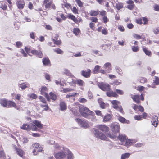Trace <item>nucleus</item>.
Instances as JSON below:
<instances>
[{"label":"nucleus","instance_id":"obj_1","mask_svg":"<svg viewBox=\"0 0 159 159\" xmlns=\"http://www.w3.org/2000/svg\"><path fill=\"white\" fill-rule=\"evenodd\" d=\"M111 129L113 132L111 134L110 133H107V136L111 138L114 139L117 138L118 139H119V127L118 123H114L112 124L111 126Z\"/></svg>","mask_w":159,"mask_h":159},{"label":"nucleus","instance_id":"obj_2","mask_svg":"<svg viewBox=\"0 0 159 159\" xmlns=\"http://www.w3.org/2000/svg\"><path fill=\"white\" fill-rule=\"evenodd\" d=\"M80 110L81 115L83 117L88 119H90V115H93L94 114L93 112L84 106L81 107Z\"/></svg>","mask_w":159,"mask_h":159},{"label":"nucleus","instance_id":"obj_3","mask_svg":"<svg viewBox=\"0 0 159 159\" xmlns=\"http://www.w3.org/2000/svg\"><path fill=\"white\" fill-rule=\"evenodd\" d=\"M92 131L94 136L97 138L102 140H105L106 139L107 137L105 134L102 132L99 131L98 129L93 128L92 129Z\"/></svg>","mask_w":159,"mask_h":159},{"label":"nucleus","instance_id":"obj_4","mask_svg":"<svg viewBox=\"0 0 159 159\" xmlns=\"http://www.w3.org/2000/svg\"><path fill=\"white\" fill-rule=\"evenodd\" d=\"M32 153L34 155H36L38 153L41 152L43 150V148L39 144L37 143H34L32 145Z\"/></svg>","mask_w":159,"mask_h":159},{"label":"nucleus","instance_id":"obj_5","mask_svg":"<svg viewBox=\"0 0 159 159\" xmlns=\"http://www.w3.org/2000/svg\"><path fill=\"white\" fill-rule=\"evenodd\" d=\"M43 5L46 9L50 10L52 8L53 10L56 9V7L53 2L52 0H44Z\"/></svg>","mask_w":159,"mask_h":159},{"label":"nucleus","instance_id":"obj_6","mask_svg":"<svg viewBox=\"0 0 159 159\" xmlns=\"http://www.w3.org/2000/svg\"><path fill=\"white\" fill-rule=\"evenodd\" d=\"M97 85L103 91H108L110 90V86L108 84L103 82H98Z\"/></svg>","mask_w":159,"mask_h":159},{"label":"nucleus","instance_id":"obj_7","mask_svg":"<svg viewBox=\"0 0 159 159\" xmlns=\"http://www.w3.org/2000/svg\"><path fill=\"white\" fill-rule=\"evenodd\" d=\"M75 120L78 124L80 125L82 127L87 128L89 127L88 123L85 120H82L79 118H76Z\"/></svg>","mask_w":159,"mask_h":159},{"label":"nucleus","instance_id":"obj_8","mask_svg":"<svg viewBox=\"0 0 159 159\" xmlns=\"http://www.w3.org/2000/svg\"><path fill=\"white\" fill-rule=\"evenodd\" d=\"M13 148L14 149H15V151H16L17 154L19 155L21 157L24 158V152L20 148H19L17 147L15 145H14L13 146Z\"/></svg>","mask_w":159,"mask_h":159},{"label":"nucleus","instance_id":"obj_9","mask_svg":"<svg viewBox=\"0 0 159 159\" xmlns=\"http://www.w3.org/2000/svg\"><path fill=\"white\" fill-rule=\"evenodd\" d=\"M96 127L99 129L104 133L108 132L109 130L108 127L104 125H97Z\"/></svg>","mask_w":159,"mask_h":159},{"label":"nucleus","instance_id":"obj_10","mask_svg":"<svg viewBox=\"0 0 159 159\" xmlns=\"http://www.w3.org/2000/svg\"><path fill=\"white\" fill-rule=\"evenodd\" d=\"M55 157L56 159H64L66 157L65 153L63 152H60L56 153L55 155Z\"/></svg>","mask_w":159,"mask_h":159},{"label":"nucleus","instance_id":"obj_11","mask_svg":"<svg viewBox=\"0 0 159 159\" xmlns=\"http://www.w3.org/2000/svg\"><path fill=\"white\" fill-rule=\"evenodd\" d=\"M16 4L18 9L22 10L24 8L25 3L23 0H18Z\"/></svg>","mask_w":159,"mask_h":159},{"label":"nucleus","instance_id":"obj_12","mask_svg":"<svg viewBox=\"0 0 159 159\" xmlns=\"http://www.w3.org/2000/svg\"><path fill=\"white\" fill-rule=\"evenodd\" d=\"M91 74V71L89 69H88L86 70H82L81 72V75L86 78L89 77Z\"/></svg>","mask_w":159,"mask_h":159},{"label":"nucleus","instance_id":"obj_13","mask_svg":"<svg viewBox=\"0 0 159 159\" xmlns=\"http://www.w3.org/2000/svg\"><path fill=\"white\" fill-rule=\"evenodd\" d=\"M31 53L40 58H42L43 56V54L42 52L40 50H32L31 51Z\"/></svg>","mask_w":159,"mask_h":159},{"label":"nucleus","instance_id":"obj_14","mask_svg":"<svg viewBox=\"0 0 159 159\" xmlns=\"http://www.w3.org/2000/svg\"><path fill=\"white\" fill-rule=\"evenodd\" d=\"M29 84L27 82L21 83L20 81L19 82L18 84V86L21 88L22 90H24L26 88L29 87Z\"/></svg>","mask_w":159,"mask_h":159},{"label":"nucleus","instance_id":"obj_15","mask_svg":"<svg viewBox=\"0 0 159 159\" xmlns=\"http://www.w3.org/2000/svg\"><path fill=\"white\" fill-rule=\"evenodd\" d=\"M47 90V88L46 87H42L41 90V94L45 96L47 99L48 101L50 100V98H49V96L46 93V91Z\"/></svg>","mask_w":159,"mask_h":159},{"label":"nucleus","instance_id":"obj_16","mask_svg":"<svg viewBox=\"0 0 159 159\" xmlns=\"http://www.w3.org/2000/svg\"><path fill=\"white\" fill-rule=\"evenodd\" d=\"M151 122L152 123V125L155 127H156L157 126L158 121V117L157 116H153Z\"/></svg>","mask_w":159,"mask_h":159},{"label":"nucleus","instance_id":"obj_17","mask_svg":"<svg viewBox=\"0 0 159 159\" xmlns=\"http://www.w3.org/2000/svg\"><path fill=\"white\" fill-rule=\"evenodd\" d=\"M126 139V136L125 135L120 134V144L125 145Z\"/></svg>","mask_w":159,"mask_h":159},{"label":"nucleus","instance_id":"obj_18","mask_svg":"<svg viewBox=\"0 0 159 159\" xmlns=\"http://www.w3.org/2000/svg\"><path fill=\"white\" fill-rule=\"evenodd\" d=\"M60 110L62 111H65L67 109L66 103L64 101H61L60 103Z\"/></svg>","mask_w":159,"mask_h":159},{"label":"nucleus","instance_id":"obj_19","mask_svg":"<svg viewBox=\"0 0 159 159\" xmlns=\"http://www.w3.org/2000/svg\"><path fill=\"white\" fill-rule=\"evenodd\" d=\"M62 73L63 75H66L71 78L74 77V76L71 73L70 71L67 69H64Z\"/></svg>","mask_w":159,"mask_h":159},{"label":"nucleus","instance_id":"obj_20","mask_svg":"<svg viewBox=\"0 0 159 159\" xmlns=\"http://www.w3.org/2000/svg\"><path fill=\"white\" fill-rule=\"evenodd\" d=\"M103 67L107 70V72H109L111 70V65L109 62L106 63L104 65Z\"/></svg>","mask_w":159,"mask_h":159},{"label":"nucleus","instance_id":"obj_21","mask_svg":"<svg viewBox=\"0 0 159 159\" xmlns=\"http://www.w3.org/2000/svg\"><path fill=\"white\" fill-rule=\"evenodd\" d=\"M42 62L44 66H45L50 65V62L49 59L48 57L44 58L43 59Z\"/></svg>","mask_w":159,"mask_h":159},{"label":"nucleus","instance_id":"obj_22","mask_svg":"<svg viewBox=\"0 0 159 159\" xmlns=\"http://www.w3.org/2000/svg\"><path fill=\"white\" fill-rule=\"evenodd\" d=\"M33 123L39 129H42L43 127V125L41 123V122L38 120H34L33 121Z\"/></svg>","mask_w":159,"mask_h":159},{"label":"nucleus","instance_id":"obj_23","mask_svg":"<svg viewBox=\"0 0 159 159\" xmlns=\"http://www.w3.org/2000/svg\"><path fill=\"white\" fill-rule=\"evenodd\" d=\"M68 18L70 19L76 24H78L79 23L78 20L72 14H69L68 15Z\"/></svg>","mask_w":159,"mask_h":159},{"label":"nucleus","instance_id":"obj_24","mask_svg":"<svg viewBox=\"0 0 159 159\" xmlns=\"http://www.w3.org/2000/svg\"><path fill=\"white\" fill-rule=\"evenodd\" d=\"M7 108L14 107L16 108V104L15 102L12 101H8L7 103Z\"/></svg>","mask_w":159,"mask_h":159},{"label":"nucleus","instance_id":"obj_25","mask_svg":"<svg viewBox=\"0 0 159 159\" xmlns=\"http://www.w3.org/2000/svg\"><path fill=\"white\" fill-rule=\"evenodd\" d=\"M8 101H7L5 98H2L0 99V104L4 107H7Z\"/></svg>","mask_w":159,"mask_h":159},{"label":"nucleus","instance_id":"obj_26","mask_svg":"<svg viewBox=\"0 0 159 159\" xmlns=\"http://www.w3.org/2000/svg\"><path fill=\"white\" fill-rule=\"evenodd\" d=\"M65 151L67 152V159H73V155L71 152L67 149H64Z\"/></svg>","mask_w":159,"mask_h":159},{"label":"nucleus","instance_id":"obj_27","mask_svg":"<svg viewBox=\"0 0 159 159\" xmlns=\"http://www.w3.org/2000/svg\"><path fill=\"white\" fill-rule=\"evenodd\" d=\"M108 91L109 92H107L106 93V94L107 95L108 97H116L117 96V94L115 92H113V91H110V90Z\"/></svg>","mask_w":159,"mask_h":159},{"label":"nucleus","instance_id":"obj_28","mask_svg":"<svg viewBox=\"0 0 159 159\" xmlns=\"http://www.w3.org/2000/svg\"><path fill=\"white\" fill-rule=\"evenodd\" d=\"M131 97L133 101H134L137 103H139L140 102V101H139V95H134L133 96H132Z\"/></svg>","mask_w":159,"mask_h":159},{"label":"nucleus","instance_id":"obj_29","mask_svg":"<svg viewBox=\"0 0 159 159\" xmlns=\"http://www.w3.org/2000/svg\"><path fill=\"white\" fill-rule=\"evenodd\" d=\"M58 36L57 35H56L55 38L52 39L54 44L57 45H59L61 43V41L58 39Z\"/></svg>","mask_w":159,"mask_h":159},{"label":"nucleus","instance_id":"obj_30","mask_svg":"<svg viewBox=\"0 0 159 159\" xmlns=\"http://www.w3.org/2000/svg\"><path fill=\"white\" fill-rule=\"evenodd\" d=\"M100 66L99 65H96L93 70V74H97L99 72L100 69Z\"/></svg>","mask_w":159,"mask_h":159},{"label":"nucleus","instance_id":"obj_31","mask_svg":"<svg viewBox=\"0 0 159 159\" xmlns=\"http://www.w3.org/2000/svg\"><path fill=\"white\" fill-rule=\"evenodd\" d=\"M119 102L118 101L114 100L111 102V103L113 105V107L115 109H117L118 108V104H119Z\"/></svg>","mask_w":159,"mask_h":159},{"label":"nucleus","instance_id":"obj_32","mask_svg":"<svg viewBox=\"0 0 159 159\" xmlns=\"http://www.w3.org/2000/svg\"><path fill=\"white\" fill-rule=\"evenodd\" d=\"M111 116L110 115L107 114L104 116L103 118V121L105 122H107L111 120Z\"/></svg>","mask_w":159,"mask_h":159},{"label":"nucleus","instance_id":"obj_33","mask_svg":"<svg viewBox=\"0 0 159 159\" xmlns=\"http://www.w3.org/2000/svg\"><path fill=\"white\" fill-rule=\"evenodd\" d=\"M98 102L99 105H100V107L102 108H105V104L102 101V99L99 98L98 100Z\"/></svg>","mask_w":159,"mask_h":159},{"label":"nucleus","instance_id":"obj_34","mask_svg":"<svg viewBox=\"0 0 159 159\" xmlns=\"http://www.w3.org/2000/svg\"><path fill=\"white\" fill-rule=\"evenodd\" d=\"M131 154L129 153H126L122 154L121 155V159H126L128 158L130 155Z\"/></svg>","mask_w":159,"mask_h":159},{"label":"nucleus","instance_id":"obj_35","mask_svg":"<svg viewBox=\"0 0 159 159\" xmlns=\"http://www.w3.org/2000/svg\"><path fill=\"white\" fill-rule=\"evenodd\" d=\"M120 122L124 124H129L130 123L129 121L128 120H126L125 118L120 116Z\"/></svg>","mask_w":159,"mask_h":159},{"label":"nucleus","instance_id":"obj_36","mask_svg":"<svg viewBox=\"0 0 159 159\" xmlns=\"http://www.w3.org/2000/svg\"><path fill=\"white\" fill-rule=\"evenodd\" d=\"M50 98L54 101H55L57 98V96L56 93L52 92L50 93Z\"/></svg>","mask_w":159,"mask_h":159},{"label":"nucleus","instance_id":"obj_37","mask_svg":"<svg viewBox=\"0 0 159 159\" xmlns=\"http://www.w3.org/2000/svg\"><path fill=\"white\" fill-rule=\"evenodd\" d=\"M30 130L33 131H39V129H38L37 127L34 124H32L30 126Z\"/></svg>","mask_w":159,"mask_h":159},{"label":"nucleus","instance_id":"obj_38","mask_svg":"<svg viewBox=\"0 0 159 159\" xmlns=\"http://www.w3.org/2000/svg\"><path fill=\"white\" fill-rule=\"evenodd\" d=\"M76 82L77 84L78 85L81 86H83L85 83L83 81L80 79H77Z\"/></svg>","mask_w":159,"mask_h":159},{"label":"nucleus","instance_id":"obj_39","mask_svg":"<svg viewBox=\"0 0 159 159\" xmlns=\"http://www.w3.org/2000/svg\"><path fill=\"white\" fill-rule=\"evenodd\" d=\"M99 14V12L98 11L94 10H91L89 12V14L91 16H95L98 15Z\"/></svg>","mask_w":159,"mask_h":159},{"label":"nucleus","instance_id":"obj_40","mask_svg":"<svg viewBox=\"0 0 159 159\" xmlns=\"http://www.w3.org/2000/svg\"><path fill=\"white\" fill-rule=\"evenodd\" d=\"M21 128L22 129L28 131L30 130V126L27 124H24L21 127Z\"/></svg>","mask_w":159,"mask_h":159},{"label":"nucleus","instance_id":"obj_41","mask_svg":"<svg viewBox=\"0 0 159 159\" xmlns=\"http://www.w3.org/2000/svg\"><path fill=\"white\" fill-rule=\"evenodd\" d=\"M77 95H78L79 94L75 93H70L66 95V98H70L71 97H75Z\"/></svg>","mask_w":159,"mask_h":159},{"label":"nucleus","instance_id":"obj_42","mask_svg":"<svg viewBox=\"0 0 159 159\" xmlns=\"http://www.w3.org/2000/svg\"><path fill=\"white\" fill-rule=\"evenodd\" d=\"M28 97L30 99H35L37 98V96L34 93H30L27 95Z\"/></svg>","mask_w":159,"mask_h":159},{"label":"nucleus","instance_id":"obj_43","mask_svg":"<svg viewBox=\"0 0 159 159\" xmlns=\"http://www.w3.org/2000/svg\"><path fill=\"white\" fill-rule=\"evenodd\" d=\"M53 50L57 54H62L63 53V52L59 48H57L55 49H54Z\"/></svg>","mask_w":159,"mask_h":159},{"label":"nucleus","instance_id":"obj_44","mask_svg":"<svg viewBox=\"0 0 159 159\" xmlns=\"http://www.w3.org/2000/svg\"><path fill=\"white\" fill-rule=\"evenodd\" d=\"M40 106L44 108V110L47 111L49 109L48 105L46 104H40Z\"/></svg>","mask_w":159,"mask_h":159},{"label":"nucleus","instance_id":"obj_45","mask_svg":"<svg viewBox=\"0 0 159 159\" xmlns=\"http://www.w3.org/2000/svg\"><path fill=\"white\" fill-rule=\"evenodd\" d=\"M92 52L93 53L98 56H102V55L101 52L96 50H93Z\"/></svg>","mask_w":159,"mask_h":159},{"label":"nucleus","instance_id":"obj_46","mask_svg":"<svg viewBox=\"0 0 159 159\" xmlns=\"http://www.w3.org/2000/svg\"><path fill=\"white\" fill-rule=\"evenodd\" d=\"M80 32V30L78 28H75L73 29V33L76 35H77Z\"/></svg>","mask_w":159,"mask_h":159},{"label":"nucleus","instance_id":"obj_47","mask_svg":"<svg viewBox=\"0 0 159 159\" xmlns=\"http://www.w3.org/2000/svg\"><path fill=\"white\" fill-rule=\"evenodd\" d=\"M144 146V143H138L135 144L134 146L136 148H139L143 147Z\"/></svg>","mask_w":159,"mask_h":159},{"label":"nucleus","instance_id":"obj_48","mask_svg":"<svg viewBox=\"0 0 159 159\" xmlns=\"http://www.w3.org/2000/svg\"><path fill=\"white\" fill-rule=\"evenodd\" d=\"M73 90V89L70 88H63V92L65 93L69 92Z\"/></svg>","mask_w":159,"mask_h":159},{"label":"nucleus","instance_id":"obj_49","mask_svg":"<svg viewBox=\"0 0 159 159\" xmlns=\"http://www.w3.org/2000/svg\"><path fill=\"white\" fill-rule=\"evenodd\" d=\"M6 156L3 150L0 151V158L4 159L5 158Z\"/></svg>","mask_w":159,"mask_h":159},{"label":"nucleus","instance_id":"obj_50","mask_svg":"<svg viewBox=\"0 0 159 159\" xmlns=\"http://www.w3.org/2000/svg\"><path fill=\"white\" fill-rule=\"evenodd\" d=\"M39 98L40 100V101L43 103H46V99L42 96H40L39 97Z\"/></svg>","mask_w":159,"mask_h":159},{"label":"nucleus","instance_id":"obj_51","mask_svg":"<svg viewBox=\"0 0 159 159\" xmlns=\"http://www.w3.org/2000/svg\"><path fill=\"white\" fill-rule=\"evenodd\" d=\"M143 51L148 56H150L151 55V52L150 51L148 50L147 49H146L145 48H143Z\"/></svg>","mask_w":159,"mask_h":159},{"label":"nucleus","instance_id":"obj_52","mask_svg":"<svg viewBox=\"0 0 159 159\" xmlns=\"http://www.w3.org/2000/svg\"><path fill=\"white\" fill-rule=\"evenodd\" d=\"M0 8L3 10H6L7 8V6L5 3H1L0 6Z\"/></svg>","mask_w":159,"mask_h":159},{"label":"nucleus","instance_id":"obj_53","mask_svg":"<svg viewBox=\"0 0 159 159\" xmlns=\"http://www.w3.org/2000/svg\"><path fill=\"white\" fill-rule=\"evenodd\" d=\"M79 101L81 103H85L87 102V100L83 98H80L79 99Z\"/></svg>","mask_w":159,"mask_h":159},{"label":"nucleus","instance_id":"obj_54","mask_svg":"<svg viewBox=\"0 0 159 159\" xmlns=\"http://www.w3.org/2000/svg\"><path fill=\"white\" fill-rule=\"evenodd\" d=\"M21 97V95L19 94H15V98L16 100H20V99Z\"/></svg>","mask_w":159,"mask_h":159},{"label":"nucleus","instance_id":"obj_55","mask_svg":"<svg viewBox=\"0 0 159 159\" xmlns=\"http://www.w3.org/2000/svg\"><path fill=\"white\" fill-rule=\"evenodd\" d=\"M155 80L154 81V83L156 85L159 84V78L157 77H155Z\"/></svg>","mask_w":159,"mask_h":159},{"label":"nucleus","instance_id":"obj_56","mask_svg":"<svg viewBox=\"0 0 159 159\" xmlns=\"http://www.w3.org/2000/svg\"><path fill=\"white\" fill-rule=\"evenodd\" d=\"M130 139H127L126 141V143L125 145L127 146H130L131 145V142Z\"/></svg>","mask_w":159,"mask_h":159},{"label":"nucleus","instance_id":"obj_57","mask_svg":"<svg viewBox=\"0 0 159 159\" xmlns=\"http://www.w3.org/2000/svg\"><path fill=\"white\" fill-rule=\"evenodd\" d=\"M134 119L137 120H140L142 119V117L140 115H135L134 116Z\"/></svg>","mask_w":159,"mask_h":159},{"label":"nucleus","instance_id":"obj_58","mask_svg":"<svg viewBox=\"0 0 159 159\" xmlns=\"http://www.w3.org/2000/svg\"><path fill=\"white\" fill-rule=\"evenodd\" d=\"M154 10L156 11H159V5L157 4H155L153 6Z\"/></svg>","mask_w":159,"mask_h":159},{"label":"nucleus","instance_id":"obj_59","mask_svg":"<svg viewBox=\"0 0 159 159\" xmlns=\"http://www.w3.org/2000/svg\"><path fill=\"white\" fill-rule=\"evenodd\" d=\"M76 2L80 7H82L83 6V3L80 0H75Z\"/></svg>","mask_w":159,"mask_h":159},{"label":"nucleus","instance_id":"obj_60","mask_svg":"<svg viewBox=\"0 0 159 159\" xmlns=\"http://www.w3.org/2000/svg\"><path fill=\"white\" fill-rule=\"evenodd\" d=\"M95 112L97 115L100 116L102 117H103V115H102L101 112L100 111L96 110L95 111Z\"/></svg>","mask_w":159,"mask_h":159},{"label":"nucleus","instance_id":"obj_61","mask_svg":"<svg viewBox=\"0 0 159 159\" xmlns=\"http://www.w3.org/2000/svg\"><path fill=\"white\" fill-rule=\"evenodd\" d=\"M141 20L142 23L144 25L147 24L148 22L147 19L145 17L143 18L142 20Z\"/></svg>","mask_w":159,"mask_h":159},{"label":"nucleus","instance_id":"obj_62","mask_svg":"<svg viewBox=\"0 0 159 159\" xmlns=\"http://www.w3.org/2000/svg\"><path fill=\"white\" fill-rule=\"evenodd\" d=\"M132 49L133 52H136L139 50V48L137 46H133Z\"/></svg>","mask_w":159,"mask_h":159},{"label":"nucleus","instance_id":"obj_63","mask_svg":"<svg viewBox=\"0 0 159 159\" xmlns=\"http://www.w3.org/2000/svg\"><path fill=\"white\" fill-rule=\"evenodd\" d=\"M90 118H91V120L92 121H93L96 120V118L95 116V114L94 113V114L93 115H90Z\"/></svg>","mask_w":159,"mask_h":159},{"label":"nucleus","instance_id":"obj_64","mask_svg":"<svg viewBox=\"0 0 159 159\" xmlns=\"http://www.w3.org/2000/svg\"><path fill=\"white\" fill-rule=\"evenodd\" d=\"M91 20L92 22L94 23H96L98 20V19L96 17H91Z\"/></svg>","mask_w":159,"mask_h":159}]
</instances>
